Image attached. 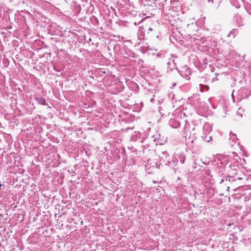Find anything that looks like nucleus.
Wrapping results in <instances>:
<instances>
[{
	"mask_svg": "<svg viewBox=\"0 0 251 251\" xmlns=\"http://www.w3.org/2000/svg\"><path fill=\"white\" fill-rule=\"evenodd\" d=\"M234 21L236 23L237 26L239 27L243 25L242 18L239 15H237L235 16L234 19Z\"/></svg>",
	"mask_w": 251,
	"mask_h": 251,
	"instance_id": "39448f33",
	"label": "nucleus"
},
{
	"mask_svg": "<svg viewBox=\"0 0 251 251\" xmlns=\"http://www.w3.org/2000/svg\"><path fill=\"white\" fill-rule=\"evenodd\" d=\"M1 186V184L0 183V187Z\"/></svg>",
	"mask_w": 251,
	"mask_h": 251,
	"instance_id": "b1692460",
	"label": "nucleus"
},
{
	"mask_svg": "<svg viewBox=\"0 0 251 251\" xmlns=\"http://www.w3.org/2000/svg\"><path fill=\"white\" fill-rule=\"evenodd\" d=\"M234 157H236V158H233L231 163L228 165L229 170H228V176L226 177L225 180L229 182H233L237 180L242 179V177L238 175V172H240L239 169V165L240 164L238 159H239L237 155L233 153Z\"/></svg>",
	"mask_w": 251,
	"mask_h": 251,
	"instance_id": "f257e3e1",
	"label": "nucleus"
},
{
	"mask_svg": "<svg viewBox=\"0 0 251 251\" xmlns=\"http://www.w3.org/2000/svg\"><path fill=\"white\" fill-rule=\"evenodd\" d=\"M173 64H175V61H174V59L173 60Z\"/></svg>",
	"mask_w": 251,
	"mask_h": 251,
	"instance_id": "4be33fe9",
	"label": "nucleus"
},
{
	"mask_svg": "<svg viewBox=\"0 0 251 251\" xmlns=\"http://www.w3.org/2000/svg\"><path fill=\"white\" fill-rule=\"evenodd\" d=\"M212 130L211 126L207 123H205L203 126V134L204 135H209Z\"/></svg>",
	"mask_w": 251,
	"mask_h": 251,
	"instance_id": "20e7f679",
	"label": "nucleus"
},
{
	"mask_svg": "<svg viewBox=\"0 0 251 251\" xmlns=\"http://www.w3.org/2000/svg\"><path fill=\"white\" fill-rule=\"evenodd\" d=\"M152 28H151V27H150V28H149V31H152Z\"/></svg>",
	"mask_w": 251,
	"mask_h": 251,
	"instance_id": "a211bd4d",
	"label": "nucleus"
},
{
	"mask_svg": "<svg viewBox=\"0 0 251 251\" xmlns=\"http://www.w3.org/2000/svg\"><path fill=\"white\" fill-rule=\"evenodd\" d=\"M36 100L38 101V102L42 105H45L46 104V100L44 98H37Z\"/></svg>",
	"mask_w": 251,
	"mask_h": 251,
	"instance_id": "9d476101",
	"label": "nucleus"
},
{
	"mask_svg": "<svg viewBox=\"0 0 251 251\" xmlns=\"http://www.w3.org/2000/svg\"><path fill=\"white\" fill-rule=\"evenodd\" d=\"M157 55H158V56H161V53H160V52H159V53H158V54H157Z\"/></svg>",
	"mask_w": 251,
	"mask_h": 251,
	"instance_id": "6ab92c4d",
	"label": "nucleus"
},
{
	"mask_svg": "<svg viewBox=\"0 0 251 251\" xmlns=\"http://www.w3.org/2000/svg\"><path fill=\"white\" fill-rule=\"evenodd\" d=\"M230 139L233 142H235L237 140L236 135L235 134H230Z\"/></svg>",
	"mask_w": 251,
	"mask_h": 251,
	"instance_id": "ddd939ff",
	"label": "nucleus"
},
{
	"mask_svg": "<svg viewBox=\"0 0 251 251\" xmlns=\"http://www.w3.org/2000/svg\"><path fill=\"white\" fill-rule=\"evenodd\" d=\"M192 167H193V168H196V163H194Z\"/></svg>",
	"mask_w": 251,
	"mask_h": 251,
	"instance_id": "dca6fc26",
	"label": "nucleus"
},
{
	"mask_svg": "<svg viewBox=\"0 0 251 251\" xmlns=\"http://www.w3.org/2000/svg\"><path fill=\"white\" fill-rule=\"evenodd\" d=\"M179 73L182 77L189 79L191 75V71L187 65H184L181 68Z\"/></svg>",
	"mask_w": 251,
	"mask_h": 251,
	"instance_id": "f03ea898",
	"label": "nucleus"
},
{
	"mask_svg": "<svg viewBox=\"0 0 251 251\" xmlns=\"http://www.w3.org/2000/svg\"><path fill=\"white\" fill-rule=\"evenodd\" d=\"M224 179H222L221 181H220V183H222V182H223L224 181Z\"/></svg>",
	"mask_w": 251,
	"mask_h": 251,
	"instance_id": "f3484780",
	"label": "nucleus"
},
{
	"mask_svg": "<svg viewBox=\"0 0 251 251\" xmlns=\"http://www.w3.org/2000/svg\"><path fill=\"white\" fill-rule=\"evenodd\" d=\"M203 172H204L205 174L209 176L210 175V170L207 168H205L203 170Z\"/></svg>",
	"mask_w": 251,
	"mask_h": 251,
	"instance_id": "2eb2a0df",
	"label": "nucleus"
},
{
	"mask_svg": "<svg viewBox=\"0 0 251 251\" xmlns=\"http://www.w3.org/2000/svg\"><path fill=\"white\" fill-rule=\"evenodd\" d=\"M189 125L185 124V126L184 127V131L183 134L184 137L186 139L187 137L188 136L187 139V142H190L191 144H194L195 142V140H196V138L195 136L191 137L190 136V134L189 135L188 133V129H189Z\"/></svg>",
	"mask_w": 251,
	"mask_h": 251,
	"instance_id": "7ed1b4c3",
	"label": "nucleus"
},
{
	"mask_svg": "<svg viewBox=\"0 0 251 251\" xmlns=\"http://www.w3.org/2000/svg\"><path fill=\"white\" fill-rule=\"evenodd\" d=\"M201 137L203 138V139L209 143L210 141H212V136L211 135H204V134H202L201 135Z\"/></svg>",
	"mask_w": 251,
	"mask_h": 251,
	"instance_id": "1a4fd4ad",
	"label": "nucleus"
},
{
	"mask_svg": "<svg viewBox=\"0 0 251 251\" xmlns=\"http://www.w3.org/2000/svg\"><path fill=\"white\" fill-rule=\"evenodd\" d=\"M167 64H168V65H170L171 64V63H170V62H168V63H167Z\"/></svg>",
	"mask_w": 251,
	"mask_h": 251,
	"instance_id": "aec40b11",
	"label": "nucleus"
},
{
	"mask_svg": "<svg viewBox=\"0 0 251 251\" xmlns=\"http://www.w3.org/2000/svg\"><path fill=\"white\" fill-rule=\"evenodd\" d=\"M134 136H136L137 137H140V133L139 132H134V134L132 136V139L134 140H136V139H135Z\"/></svg>",
	"mask_w": 251,
	"mask_h": 251,
	"instance_id": "4468645a",
	"label": "nucleus"
},
{
	"mask_svg": "<svg viewBox=\"0 0 251 251\" xmlns=\"http://www.w3.org/2000/svg\"><path fill=\"white\" fill-rule=\"evenodd\" d=\"M229 189V187L228 186L227 188V190L228 191V189Z\"/></svg>",
	"mask_w": 251,
	"mask_h": 251,
	"instance_id": "412c9836",
	"label": "nucleus"
},
{
	"mask_svg": "<svg viewBox=\"0 0 251 251\" xmlns=\"http://www.w3.org/2000/svg\"><path fill=\"white\" fill-rule=\"evenodd\" d=\"M238 30L236 29H233L227 35L228 37H232L233 38L238 34Z\"/></svg>",
	"mask_w": 251,
	"mask_h": 251,
	"instance_id": "6e6552de",
	"label": "nucleus"
},
{
	"mask_svg": "<svg viewBox=\"0 0 251 251\" xmlns=\"http://www.w3.org/2000/svg\"><path fill=\"white\" fill-rule=\"evenodd\" d=\"M175 85H176V83H174V84H173V86L174 87Z\"/></svg>",
	"mask_w": 251,
	"mask_h": 251,
	"instance_id": "5701e85b",
	"label": "nucleus"
},
{
	"mask_svg": "<svg viewBox=\"0 0 251 251\" xmlns=\"http://www.w3.org/2000/svg\"><path fill=\"white\" fill-rule=\"evenodd\" d=\"M185 156L184 154L181 153L179 156V161L181 163L183 164L185 160Z\"/></svg>",
	"mask_w": 251,
	"mask_h": 251,
	"instance_id": "9b49d317",
	"label": "nucleus"
},
{
	"mask_svg": "<svg viewBox=\"0 0 251 251\" xmlns=\"http://www.w3.org/2000/svg\"><path fill=\"white\" fill-rule=\"evenodd\" d=\"M208 2L211 3L212 4H213L214 8L215 9H217L220 5L221 1L220 0H215V1L214 0H208Z\"/></svg>",
	"mask_w": 251,
	"mask_h": 251,
	"instance_id": "0eeeda50",
	"label": "nucleus"
},
{
	"mask_svg": "<svg viewBox=\"0 0 251 251\" xmlns=\"http://www.w3.org/2000/svg\"><path fill=\"white\" fill-rule=\"evenodd\" d=\"M169 124L171 127L176 128L179 126L180 123L174 119H171L169 120Z\"/></svg>",
	"mask_w": 251,
	"mask_h": 251,
	"instance_id": "423d86ee",
	"label": "nucleus"
},
{
	"mask_svg": "<svg viewBox=\"0 0 251 251\" xmlns=\"http://www.w3.org/2000/svg\"><path fill=\"white\" fill-rule=\"evenodd\" d=\"M168 156V153L167 151L162 152L161 154L160 155V157L162 159H165Z\"/></svg>",
	"mask_w": 251,
	"mask_h": 251,
	"instance_id": "f8f14e48",
	"label": "nucleus"
}]
</instances>
